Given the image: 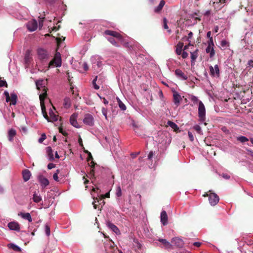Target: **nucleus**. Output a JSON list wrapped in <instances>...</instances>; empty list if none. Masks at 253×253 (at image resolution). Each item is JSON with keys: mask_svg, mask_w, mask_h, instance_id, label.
Returning a JSON list of instances; mask_svg holds the SVG:
<instances>
[{"mask_svg": "<svg viewBox=\"0 0 253 253\" xmlns=\"http://www.w3.org/2000/svg\"><path fill=\"white\" fill-rule=\"evenodd\" d=\"M189 99L193 103L194 105L198 104V117L199 121L204 122L206 120V108L203 102L199 100L197 97L190 95Z\"/></svg>", "mask_w": 253, "mask_h": 253, "instance_id": "1", "label": "nucleus"}, {"mask_svg": "<svg viewBox=\"0 0 253 253\" xmlns=\"http://www.w3.org/2000/svg\"><path fill=\"white\" fill-rule=\"evenodd\" d=\"M104 34L106 35H109L112 37L109 38L108 40L113 45H116V42H115L114 38H116L119 41L123 42L122 36L117 32L111 30H106L104 32Z\"/></svg>", "mask_w": 253, "mask_h": 253, "instance_id": "2", "label": "nucleus"}, {"mask_svg": "<svg viewBox=\"0 0 253 253\" xmlns=\"http://www.w3.org/2000/svg\"><path fill=\"white\" fill-rule=\"evenodd\" d=\"M61 57L59 52H56L52 60L49 63V67H59L61 66Z\"/></svg>", "mask_w": 253, "mask_h": 253, "instance_id": "3", "label": "nucleus"}, {"mask_svg": "<svg viewBox=\"0 0 253 253\" xmlns=\"http://www.w3.org/2000/svg\"><path fill=\"white\" fill-rule=\"evenodd\" d=\"M3 95L5 97L6 101L8 102L11 101L10 104L14 105L16 104L17 96L15 93H11L10 96L7 91H5L3 93Z\"/></svg>", "mask_w": 253, "mask_h": 253, "instance_id": "4", "label": "nucleus"}, {"mask_svg": "<svg viewBox=\"0 0 253 253\" xmlns=\"http://www.w3.org/2000/svg\"><path fill=\"white\" fill-rule=\"evenodd\" d=\"M204 196H208L209 200L211 206H215L219 202V198L217 194L214 193H210L209 194L207 193L204 194Z\"/></svg>", "mask_w": 253, "mask_h": 253, "instance_id": "5", "label": "nucleus"}, {"mask_svg": "<svg viewBox=\"0 0 253 253\" xmlns=\"http://www.w3.org/2000/svg\"><path fill=\"white\" fill-rule=\"evenodd\" d=\"M46 97V88H44L42 89V91H41V94H40V100L41 103V106L42 110L44 111L45 109V105L44 103V100Z\"/></svg>", "mask_w": 253, "mask_h": 253, "instance_id": "6", "label": "nucleus"}, {"mask_svg": "<svg viewBox=\"0 0 253 253\" xmlns=\"http://www.w3.org/2000/svg\"><path fill=\"white\" fill-rule=\"evenodd\" d=\"M209 68L210 74L211 76L217 77H219L220 70L218 65H215L214 67H212L211 65Z\"/></svg>", "mask_w": 253, "mask_h": 253, "instance_id": "7", "label": "nucleus"}, {"mask_svg": "<svg viewBox=\"0 0 253 253\" xmlns=\"http://www.w3.org/2000/svg\"><path fill=\"white\" fill-rule=\"evenodd\" d=\"M27 28L30 32L35 31L38 28V23L36 20L29 21L27 24Z\"/></svg>", "mask_w": 253, "mask_h": 253, "instance_id": "8", "label": "nucleus"}, {"mask_svg": "<svg viewBox=\"0 0 253 253\" xmlns=\"http://www.w3.org/2000/svg\"><path fill=\"white\" fill-rule=\"evenodd\" d=\"M83 122L84 124L92 126L94 124L93 117L90 114H86L84 116V118L83 120Z\"/></svg>", "mask_w": 253, "mask_h": 253, "instance_id": "9", "label": "nucleus"}, {"mask_svg": "<svg viewBox=\"0 0 253 253\" xmlns=\"http://www.w3.org/2000/svg\"><path fill=\"white\" fill-rule=\"evenodd\" d=\"M106 225L109 229L114 232L116 235H119L121 234V232L119 229L110 221H107L106 222Z\"/></svg>", "mask_w": 253, "mask_h": 253, "instance_id": "10", "label": "nucleus"}, {"mask_svg": "<svg viewBox=\"0 0 253 253\" xmlns=\"http://www.w3.org/2000/svg\"><path fill=\"white\" fill-rule=\"evenodd\" d=\"M198 49L196 48L193 51L190 52L191 66H194L195 64L196 60L198 56Z\"/></svg>", "mask_w": 253, "mask_h": 253, "instance_id": "11", "label": "nucleus"}, {"mask_svg": "<svg viewBox=\"0 0 253 253\" xmlns=\"http://www.w3.org/2000/svg\"><path fill=\"white\" fill-rule=\"evenodd\" d=\"M8 227L10 230L19 231L20 230V226L17 222L12 221L8 224Z\"/></svg>", "mask_w": 253, "mask_h": 253, "instance_id": "12", "label": "nucleus"}, {"mask_svg": "<svg viewBox=\"0 0 253 253\" xmlns=\"http://www.w3.org/2000/svg\"><path fill=\"white\" fill-rule=\"evenodd\" d=\"M38 55L40 59L43 60L48 57L47 52L43 49H39L38 50Z\"/></svg>", "mask_w": 253, "mask_h": 253, "instance_id": "13", "label": "nucleus"}, {"mask_svg": "<svg viewBox=\"0 0 253 253\" xmlns=\"http://www.w3.org/2000/svg\"><path fill=\"white\" fill-rule=\"evenodd\" d=\"M16 135V131L13 128H11L8 130L7 133L8 139L9 141L12 142L13 138Z\"/></svg>", "mask_w": 253, "mask_h": 253, "instance_id": "14", "label": "nucleus"}, {"mask_svg": "<svg viewBox=\"0 0 253 253\" xmlns=\"http://www.w3.org/2000/svg\"><path fill=\"white\" fill-rule=\"evenodd\" d=\"M161 221L164 225L168 224V215L165 211H163L161 213Z\"/></svg>", "mask_w": 253, "mask_h": 253, "instance_id": "15", "label": "nucleus"}, {"mask_svg": "<svg viewBox=\"0 0 253 253\" xmlns=\"http://www.w3.org/2000/svg\"><path fill=\"white\" fill-rule=\"evenodd\" d=\"M175 74L176 76L179 79L183 80H186L187 79V76L185 75L183 72L180 69H176L175 71Z\"/></svg>", "mask_w": 253, "mask_h": 253, "instance_id": "16", "label": "nucleus"}, {"mask_svg": "<svg viewBox=\"0 0 253 253\" xmlns=\"http://www.w3.org/2000/svg\"><path fill=\"white\" fill-rule=\"evenodd\" d=\"M36 84L37 88L38 90H41V91H42V89L44 88H45V81L43 80H39L37 81L36 82Z\"/></svg>", "mask_w": 253, "mask_h": 253, "instance_id": "17", "label": "nucleus"}, {"mask_svg": "<svg viewBox=\"0 0 253 253\" xmlns=\"http://www.w3.org/2000/svg\"><path fill=\"white\" fill-rule=\"evenodd\" d=\"M171 243L177 247L181 248L183 246V241L178 238H174L171 240Z\"/></svg>", "mask_w": 253, "mask_h": 253, "instance_id": "18", "label": "nucleus"}, {"mask_svg": "<svg viewBox=\"0 0 253 253\" xmlns=\"http://www.w3.org/2000/svg\"><path fill=\"white\" fill-rule=\"evenodd\" d=\"M18 215L21 216L22 218L27 220L30 222H32V221L31 216L29 212L24 213L20 212L18 213Z\"/></svg>", "mask_w": 253, "mask_h": 253, "instance_id": "19", "label": "nucleus"}, {"mask_svg": "<svg viewBox=\"0 0 253 253\" xmlns=\"http://www.w3.org/2000/svg\"><path fill=\"white\" fill-rule=\"evenodd\" d=\"M211 2L212 3L213 6L216 9H220L223 6L221 0H211Z\"/></svg>", "mask_w": 253, "mask_h": 253, "instance_id": "20", "label": "nucleus"}, {"mask_svg": "<svg viewBox=\"0 0 253 253\" xmlns=\"http://www.w3.org/2000/svg\"><path fill=\"white\" fill-rule=\"evenodd\" d=\"M77 115L75 114L72 115L70 119V122L71 124L74 126L75 127L79 128L80 127V126H79L78 122L77 121Z\"/></svg>", "mask_w": 253, "mask_h": 253, "instance_id": "21", "label": "nucleus"}, {"mask_svg": "<svg viewBox=\"0 0 253 253\" xmlns=\"http://www.w3.org/2000/svg\"><path fill=\"white\" fill-rule=\"evenodd\" d=\"M39 181L41 183V186L42 187H45L49 184L48 180L43 176H40L39 177Z\"/></svg>", "mask_w": 253, "mask_h": 253, "instance_id": "22", "label": "nucleus"}, {"mask_svg": "<svg viewBox=\"0 0 253 253\" xmlns=\"http://www.w3.org/2000/svg\"><path fill=\"white\" fill-rule=\"evenodd\" d=\"M173 102L177 106L178 105L180 100L181 99L180 95L177 92H174L173 94Z\"/></svg>", "mask_w": 253, "mask_h": 253, "instance_id": "23", "label": "nucleus"}, {"mask_svg": "<svg viewBox=\"0 0 253 253\" xmlns=\"http://www.w3.org/2000/svg\"><path fill=\"white\" fill-rule=\"evenodd\" d=\"M23 178L24 180L26 182L29 180L31 176V172L28 169H25L23 172Z\"/></svg>", "mask_w": 253, "mask_h": 253, "instance_id": "24", "label": "nucleus"}, {"mask_svg": "<svg viewBox=\"0 0 253 253\" xmlns=\"http://www.w3.org/2000/svg\"><path fill=\"white\" fill-rule=\"evenodd\" d=\"M183 47V43L181 42H179L176 46V49H175V52L176 53L179 55L181 54L182 48Z\"/></svg>", "mask_w": 253, "mask_h": 253, "instance_id": "25", "label": "nucleus"}, {"mask_svg": "<svg viewBox=\"0 0 253 253\" xmlns=\"http://www.w3.org/2000/svg\"><path fill=\"white\" fill-rule=\"evenodd\" d=\"M206 51L207 53H210V57L211 58L213 57L215 55L213 46H208L206 49Z\"/></svg>", "mask_w": 253, "mask_h": 253, "instance_id": "26", "label": "nucleus"}, {"mask_svg": "<svg viewBox=\"0 0 253 253\" xmlns=\"http://www.w3.org/2000/svg\"><path fill=\"white\" fill-rule=\"evenodd\" d=\"M71 100L69 97H65L64 99L63 106L66 109H68L71 107Z\"/></svg>", "mask_w": 253, "mask_h": 253, "instance_id": "27", "label": "nucleus"}, {"mask_svg": "<svg viewBox=\"0 0 253 253\" xmlns=\"http://www.w3.org/2000/svg\"><path fill=\"white\" fill-rule=\"evenodd\" d=\"M49 122H55L58 120V116L51 110L49 112Z\"/></svg>", "mask_w": 253, "mask_h": 253, "instance_id": "28", "label": "nucleus"}, {"mask_svg": "<svg viewBox=\"0 0 253 253\" xmlns=\"http://www.w3.org/2000/svg\"><path fill=\"white\" fill-rule=\"evenodd\" d=\"M158 241L161 242L167 249H170L171 247V244L166 239H159Z\"/></svg>", "mask_w": 253, "mask_h": 253, "instance_id": "29", "label": "nucleus"}, {"mask_svg": "<svg viewBox=\"0 0 253 253\" xmlns=\"http://www.w3.org/2000/svg\"><path fill=\"white\" fill-rule=\"evenodd\" d=\"M31 57L30 56V51L28 50L26 52L25 57H24V61L26 64L29 65L30 60H31Z\"/></svg>", "mask_w": 253, "mask_h": 253, "instance_id": "30", "label": "nucleus"}, {"mask_svg": "<svg viewBox=\"0 0 253 253\" xmlns=\"http://www.w3.org/2000/svg\"><path fill=\"white\" fill-rule=\"evenodd\" d=\"M46 152L49 157V159L50 160H54V157L52 152V149L50 147H47L46 148Z\"/></svg>", "mask_w": 253, "mask_h": 253, "instance_id": "31", "label": "nucleus"}, {"mask_svg": "<svg viewBox=\"0 0 253 253\" xmlns=\"http://www.w3.org/2000/svg\"><path fill=\"white\" fill-rule=\"evenodd\" d=\"M33 200L34 202L38 203L42 200V198L40 195L35 193L33 195Z\"/></svg>", "mask_w": 253, "mask_h": 253, "instance_id": "32", "label": "nucleus"}, {"mask_svg": "<svg viewBox=\"0 0 253 253\" xmlns=\"http://www.w3.org/2000/svg\"><path fill=\"white\" fill-rule=\"evenodd\" d=\"M117 100L120 108L123 111H125L126 110V105L121 101V100L118 97L117 98Z\"/></svg>", "mask_w": 253, "mask_h": 253, "instance_id": "33", "label": "nucleus"}, {"mask_svg": "<svg viewBox=\"0 0 253 253\" xmlns=\"http://www.w3.org/2000/svg\"><path fill=\"white\" fill-rule=\"evenodd\" d=\"M93 202L92 203V205H93V207L95 209H96L97 208V205L98 204H99V202L101 201L102 200L101 199H99L97 198H94L93 197Z\"/></svg>", "mask_w": 253, "mask_h": 253, "instance_id": "34", "label": "nucleus"}, {"mask_svg": "<svg viewBox=\"0 0 253 253\" xmlns=\"http://www.w3.org/2000/svg\"><path fill=\"white\" fill-rule=\"evenodd\" d=\"M237 139L242 143H245L249 141L248 138L244 136H240L237 138Z\"/></svg>", "mask_w": 253, "mask_h": 253, "instance_id": "35", "label": "nucleus"}, {"mask_svg": "<svg viewBox=\"0 0 253 253\" xmlns=\"http://www.w3.org/2000/svg\"><path fill=\"white\" fill-rule=\"evenodd\" d=\"M168 124L169 125V126H170L172 128L174 129L175 130L178 129L177 125L171 121H168Z\"/></svg>", "mask_w": 253, "mask_h": 253, "instance_id": "36", "label": "nucleus"}, {"mask_svg": "<svg viewBox=\"0 0 253 253\" xmlns=\"http://www.w3.org/2000/svg\"><path fill=\"white\" fill-rule=\"evenodd\" d=\"M211 14V11L210 10H208L206 11L204 14V19L206 21H209L210 20V15Z\"/></svg>", "mask_w": 253, "mask_h": 253, "instance_id": "37", "label": "nucleus"}, {"mask_svg": "<svg viewBox=\"0 0 253 253\" xmlns=\"http://www.w3.org/2000/svg\"><path fill=\"white\" fill-rule=\"evenodd\" d=\"M165 4V1L163 0H161L158 5V6L157 7V8L155 9V11H158L162 9L163 6H164Z\"/></svg>", "mask_w": 253, "mask_h": 253, "instance_id": "38", "label": "nucleus"}, {"mask_svg": "<svg viewBox=\"0 0 253 253\" xmlns=\"http://www.w3.org/2000/svg\"><path fill=\"white\" fill-rule=\"evenodd\" d=\"M116 195L118 197H120L122 196V190L120 186L117 187Z\"/></svg>", "mask_w": 253, "mask_h": 253, "instance_id": "39", "label": "nucleus"}, {"mask_svg": "<svg viewBox=\"0 0 253 253\" xmlns=\"http://www.w3.org/2000/svg\"><path fill=\"white\" fill-rule=\"evenodd\" d=\"M10 247L15 251L20 252L21 251V249L18 246L14 245L13 244H11L10 245Z\"/></svg>", "mask_w": 253, "mask_h": 253, "instance_id": "40", "label": "nucleus"}, {"mask_svg": "<svg viewBox=\"0 0 253 253\" xmlns=\"http://www.w3.org/2000/svg\"><path fill=\"white\" fill-rule=\"evenodd\" d=\"M45 234L47 236H49L50 235V227L48 225L46 224L45 225Z\"/></svg>", "mask_w": 253, "mask_h": 253, "instance_id": "41", "label": "nucleus"}, {"mask_svg": "<svg viewBox=\"0 0 253 253\" xmlns=\"http://www.w3.org/2000/svg\"><path fill=\"white\" fill-rule=\"evenodd\" d=\"M192 36H193V33L192 32H190L188 34V37H183V40H184V41L186 40L189 42H190V39H191Z\"/></svg>", "mask_w": 253, "mask_h": 253, "instance_id": "42", "label": "nucleus"}, {"mask_svg": "<svg viewBox=\"0 0 253 253\" xmlns=\"http://www.w3.org/2000/svg\"><path fill=\"white\" fill-rule=\"evenodd\" d=\"M194 129L199 134L202 133V129L200 126L197 125L194 126Z\"/></svg>", "mask_w": 253, "mask_h": 253, "instance_id": "43", "label": "nucleus"}, {"mask_svg": "<svg viewBox=\"0 0 253 253\" xmlns=\"http://www.w3.org/2000/svg\"><path fill=\"white\" fill-rule=\"evenodd\" d=\"M97 76H96L95 79L93 80L92 81V84H93V87L95 89H98L99 88V86L98 85L96 84V81L97 80Z\"/></svg>", "mask_w": 253, "mask_h": 253, "instance_id": "44", "label": "nucleus"}, {"mask_svg": "<svg viewBox=\"0 0 253 253\" xmlns=\"http://www.w3.org/2000/svg\"><path fill=\"white\" fill-rule=\"evenodd\" d=\"M102 113L103 115V116L105 117V119H107V109L106 108H105L103 107L102 108Z\"/></svg>", "mask_w": 253, "mask_h": 253, "instance_id": "45", "label": "nucleus"}, {"mask_svg": "<svg viewBox=\"0 0 253 253\" xmlns=\"http://www.w3.org/2000/svg\"><path fill=\"white\" fill-rule=\"evenodd\" d=\"M46 139V135L44 133L42 134L41 137L39 139V142L42 143L44 140Z\"/></svg>", "mask_w": 253, "mask_h": 253, "instance_id": "46", "label": "nucleus"}, {"mask_svg": "<svg viewBox=\"0 0 253 253\" xmlns=\"http://www.w3.org/2000/svg\"><path fill=\"white\" fill-rule=\"evenodd\" d=\"M42 113L43 114V116L44 118L45 119H46L48 122H49V118L48 117V116H47V114L46 113L45 109H44V111H43L42 110Z\"/></svg>", "mask_w": 253, "mask_h": 253, "instance_id": "47", "label": "nucleus"}, {"mask_svg": "<svg viewBox=\"0 0 253 253\" xmlns=\"http://www.w3.org/2000/svg\"><path fill=\"white\" fill-rule=\"evenodd\" d=\"M20 130L22 131L23 132L26 133L28 131V129L26 126H21L20 127Z\"/></svg>", "mask_w": 253, "mask_h": 253, "instance_id": "48", "label": "nucleus"}, {"mask_svg": "<svg viewBox=\"0 0 253 253\" xmlns=\"http://www.w3.org/2000/svg\"><path fill=\"white\" fill-rule=\"evenodd\" d=\"M57 172L56 173H55L53 175V179L55 181H59V179H58V171L59 170H57Z\"/></svg>", "mask_w": 253, "mask_h": 253, "instance_id": "49", "label": "nucleus"}, {"mask_svg": "<svg viewBox=\"0 0 253 253\" xmlns=\"http://www.w3.org/2000/svg\"><path fill=\"white\" fill-rule=\"evenodd\" d=\"M154 155L155 153L153 151H150L148 155V159L151 160Z\"/></svg>", "mask_w": 253, "mask_h": 253, "instance_id": "50", "label": "nucleus"}, {"mask_svg": "<svg viewBox=\"0 0 253 253\" xmlns=\"http://www.w3.org/2000/svg\"><path fill=\"white\" fill-rule=\"evenodd\" d=\"M188 136H189V138L190 141L192 142L193 141L194 138V136L192 134V133L191 132L188 131Z\"/></svg>", "mask_w": 253, "mask_h": 253, "instance_id": "51", "label": "nucleus"}, {"mask_svg": "<svg viewBox=\"0 0 253 253\" xmlns=\"http://www.w3.org/2000/svg\"><path fill=\"white\" fill-rule=\"evenodd\" d=\"M208 46H214L212 38L209 39V41L208 42Z\"/></svg>", "mask_w": 253, "mask_h": 253, "instance_id": "52", "label": "nucleus"}, {"mask_svg": "<svg viewBox=\"0 0 253 253\" xmlns=\"http://www.w3.org/2000/svg\"><path fill=\"white\" fill-rule=\"evenodd\" d=\"M181 54L182 58H183V59L186 58L188 55V53L185 51H183L182 52H181Z\"/></svg>", "mask_w": 253, "mask_h": 253, "instance_id": "53", "label": "nucleus"}, {"mask_svg": "<svg viewBox=\"0 0 253 253\" xmlns=\"http://www.w3.org/2000/svg\"><path fill=\"white\" fill-rule=\"evenodd\" d=\"M7 86V83L5 81H0V87Z\"/></svg>", "mask_w": 253, "mask_h": 253, "instance_id": "54", "label": "nucleus"}, {"mask_svg": "<svg viewBox=\"0 0 253 253\" xmlns=\"http://www.w3.org/2000/svg\"><path fill=\"white\" fill-rule=\"evenodd\" d=\"M55 167V165L53 163H49L47 165V168L49 169H51Z\"/></svg>", "mask_w": 253, "mask_h": 253, "instance_id": "55", "label": "nucleus"}, {"mask_svg": "<svg viewBox=\"0 0 253 253\" xmlns=\"http://www.w3.org/2000/svg\"><path fill=\"white\" fill-rule=\"evenodd\" d=\"M164 28L165 29H168V26L167 25V21L166 18L164 19Z\"/></svg>", "mask_w": 253, "mask_h": 253, "instance_id": "56", "label": "nucleus"}, {"mask_svg": "<svg viewBox=\"0 0 253 253\" xmlns=\"http://www.w3.org/2000/svg\"><path fill=\"white\" fill-rule=\"evenodd\" d=\"M247 64L249 67H250L251 68H253V60H249Z\"/></svg>", "mask_w": 253, "mask_h": 253, "instance_id": "57", "label": "nucleus"}, {"mask_svg": "<svg viewBox=\"0 0 253 253\" xmlns=\"http://www.w3.org/2000/svg\"><path fill=\"white\" fill-rule=\"evenodd\" d=\"M228 42H227L225 40H222L221 42V45L222 46V47H225L227 45Z\"/></svg>", "mask_w": 253, "mask_h": 253, "instance_id": "58", "label": "nucleus"}, {"mask_svg": "<svg viewBox=\"0 0 253 253\" xmlns=\"http://www.w3.org/2000/svg\"><path fill=\"white\" fill-rule=\"evenodd\" d=\"M110 193L109 192L105 194V195H101V199L103 200L104 198H109Z\"/></svg>", "mask_w": 253, "mask_h": 253, "instance_id": "59", "label": "nucleus"}, {"mask_svg": "<svg viewBox=\"0 0 253 253\" xmlns=\"http://www.w3.org/2000/svg\"><path fill=\"white\" fill-rule=\"evenodd\" d=\"M222 177H223L224 178L226 179H229V178H230V175H228V174H225V173H223V174H222Z\"/></svg>", "mask_w": 253, "mask_h": 253, "instance_id": "60", "label": "nucleus"}, {"mask_svg": "<svg viewBox=\"0 0 253 253\" xmlns=\"http://www.w3.org/2000/svg\"><path fill=\"white\" fill-rule=\"evenodd\" d=\"M94 64L93 65L94 68H95V67L96 66H97L98 67H100L101 65V62H100V61H97L96 63H94Z\"/></svg>", "mask_w": 253, "mask_h": 253, "instance_id": "61", "label": "nucleus"}, {"mask_svg": "<svg viewBox=\"0 0 253 253\" xmlns=\"http://www.w3.org/2000/svg\"><path fill=\"white\" fill-rule=\"evenodd\" d=\"M43 26V20L40 19V20L39 22V27L40 28H41Z\"/></svg>", "mask_w": 253, "mask_h": 253, "instance_id": "62", "label": "nucleus"}, {"mask_svg": "<svg viewBox=\"0 0 253 253\" xmlns=\"http://www.w3.org/2000/svg\"><path fill=\"white\" fill-rule=\"evenodd\" d=\"M83 68H84V70L85 71L88 70V67L87 64L86 63H84Z\"/></svg>", "mask_w": 253, "mask_h": 253, "instance_id": "63", "label": "nucleus"}, {"mask_svg": "<svg viewBox=\"0 0 253 253\" xmlns=\"http://www.w3.org/2000/svg\"><path fill=\"white\" fill-rule=\"evenodd\" d=\"M201 243L200 242H195L193 243V245L197 247H200L201 246Z\"/></svg>", "mask_w": 253, "mask_h": 253, "instance_id": "64", "label": "nucleus"}]
</instances>
